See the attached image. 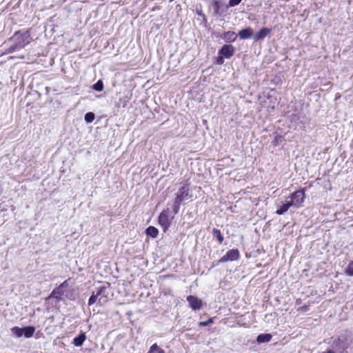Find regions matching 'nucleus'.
Listing matches in <instances>:
<instances>
[{"mask_svg": "<svg viewBox=\"0 0 353 353\" xmlns=\"http://www.w3.org/2000/svg\"><path fill=\"white\" fill-rule=\"evenodd\" d=\"M10 41H14L16 44L12 47L10 52L14 51L18 48H22L25 47L26 45L30 43L31 38L28 32H26L24 33H15L14 37L10 39Z\"/></svg>", "mask_w": 353, "mask_h": 353, "instance_id": "1", "label": "nucleus"}, {"mask_svg": "<svg viewBox=\"0 0 353 353\" xmlns=\"http://www.w3.org/2000/svg\"><path fill=\"white\" fill-rule=\"evenodd\" d=\"M305 192L303 190H299L292 193L290 196L286 197L290 202L292 207L295 208H300L305 200Z\"/></svg>", "mask_w": 353, "mask_h": 353, "instance_id": "2", "label": "nucleus"}, {"mask_svg": "<svg viewBox=\"0 0 353 353\" xmlns=\"http://www.w3.org/2000/svg\"><path fill=\"white\" fill-rule=\"evenodd\" d=\"M173 219L174 215L170 214L169 209L163 210L160 214L159 216V222L164 232L169 228Z\"/></svg>", "mask_w": 353, "mask_h": 353, "instance_id": "3", "label": "nucleus"}, {"mask_svg": "<svg viewBox=\"0 0 353 353\" xmlns=\"http://www.w3.org/2000/svg\"><path fill=\"white\" fill-rule=\"evenodd\" d=\"M239 258V252L237 249H232L227 252L219 260V263L236 261Z\"/></svg>", "mask_w": 353, "mask_h": 353, "instance_id": "4", "label": "nucleus"}, {"mask_svg": "<svg viewBox=\"0 0 353 353\" xmlns=\"http://www.w3.org/2000/svg\"><path fill=\"white\" fill-rule=\"evenodd\" d=\"M106 288L103 286L99 287L96 291L93 292L94 294L99 299V304L102 305L107 302V295L105 294Z\"/></svg>", "mask_w": 353, "mask_h": 353, "instance_id": "5", "label": "nucleus"}, {"mask_svg": "<svg viewBox=\"0 0 353 353\" xmlns=\"http://www.w3.org/2000/svg\"><path fill=\"white\" fill-rule=\"evenodd\" d=\"M333 347L336 350H344L348 345L347 340L345 337H339L333 341Z\"/></svg>", "mask_w": 353, "mask_h": 353, "instance_id": "6", "label": "nucleus"}, {"mask_svg": "<svg viewBox=\"0 0 353 353\" xmlns=\"http://www.w3.org/2000/svg\"><path fill=\"white\" fill-rule=\"evenodd\" d=\"M276 214L278 215H281L288 212L289 208L292 207L288 199L285 198L284 201H281L276 204Z\"/></svg>", "mask_w": 353, "mask_h": 353, "instance_id": "7", "label": "nucleus"}, {"mask_svg": "<svg viewBox=\"0 0 353 353\" xmlns=\"http://www.w3.org/2000/svg\"><path fill=\"white\" fill-rule=\"evenodd\" d=\"M187 301L189 303L190 307L194 310H200L203 306L202 301L194 296H188Z\"/></svg>", "mask_w": 353, "mask_h": 353, "instance_id": "8", "label": "nucleus"}, {"mask_svg": "<svg viewBox=\"0 0 353 353\" xmlns=\"http://www.w3.org/2000/svg\"><path fill=\"white\" fill-rule=\"evenodd\" d=\"M190 197L191 195L190 194L188 188L183 186L179 190L175 199L177 200V202H182L183 200L188 199Z\"/></svg>", "mask_w": 353, "mask_h": 353, "instance_id": "9", "label": "nucleus"}, {"mask_svg": "<svg viewBox=\"0 0 353 353\" xmlns=\"http://www.w3.org/2000/svg\"><path fill=\"white\" fill-rule=\"evenodd\" d=\"M234 52V48L232 45H224L219 52V54L224 58H230Z\"/></svg>", "mask_w": 353, "mask_h": 353, "instance_id": "10", "label": "nucleus"}, {"mask_svg": "<svg viewBox=\"0 0 353 353\" xmlns=\"http://www.w3.org/2000/svg\"><path fill=\"white\" fill-rule=\"evenodd\" d=\"M270 33V29L264 28L260 30L257 33L253 35V39L255 41L263 40L266 36Z\"/></svg>", "mask_w": 353, "mask_h": 353, "instance_id": "11", "label": "nucleus"}, {"mask_svg": "<svg viewBox=\"0 0 353 353\" xmlns=\"http://www.w3.org/2000/svg\"><path fill=\"white\" fill-rule=\"evenodd\" d=\"M238 35L241 39H249L253 35V30L250 28H247L239 31Z\"/></svg>", "mask_w": 353, "mask_h": 353, "instance_id": "12", "label": "nucleus"}, {"mask_svg": "<svg viewBox=\"0 0 353 353\" xmlns=\"http://www.w3.org/2000/svg\"><path fill=\"white\" fill-rule=\"evenodd\" d=\"M223 39L226 42H232L236 40V34L234 32L228 31L223 34Z\"/></svg>", "mask_w": 353, "mask_h": 353, "instance_id": "13", "label": "nucleus"}, {"mask_svg": "<svg viewBox=\"0 0 353 353\" xmlns=\"http://www.w3.org/2000/svg\"><path fill=\"white\" fill-rule=\"evenodd\" d=\"M272 339V335L270 334H261L256 338V341L259 343H268Z\"/></svg>", "mask_w": 353, "mask_h": 353, "instance_id": "14", "label": "nucleus"}, {"mask_svg": "<svg viewBox=\"0 0 353 353\" xmlns=\"http://www.w3.org/2000/svg\"><path fill=\"white\" fill-rule=\"evenodd\" d=\"M85 334L84 333H81L78 336L74 339L73 344L77 347H80L83 345V342L85 340Z\"/></svg>", "mask_w": 353, "mask_h": 353, "instance_id": "15", "label": "nucleus"}, {"mask_svg": "<svg viewBox=\"0 0 353 353\" xmlns=\"http://www.w3.org/2000/svg\"><path fill=\"white\" fill-rule=\"evenodd\" d=\"M23 330V335H24V336L26 338H30L31 337L34 331H35V328L32 326H28V327H26Z\"/></svg>", "mask_w": 353, "mask_h": 353, "instance_id": "16", "label": "nucleus"}, {"mask_svg": "<svg viewBox=\"0 0 353 353\" xmlns=\"http://www.w3.org/2000/svg\"><path fill=\"white\" fill-rule=\"evenodd\" d=\"M146 233L148 236L156 238L158 236L159 231L155 227L150 226L146 230Z\"/></svg>", "mask_w": 353, "mask_h": 353, "instance_id": "17", "label": "nucleus"}, {"mask_svg": "<svg viewBox=\"0 0 353 353\" xmlns=\"http://www.w3.org/2000/svg\"><path fill=\"white\" fill-rule=\"evenodd\" d=\"M63 294V292L61 290V288L58 287L57 288L53 290L52 292L50 298H55L57 299H61V296Z\"/></svg>", "mask_w": 353, "mask_h": 353, "instance_id": "18", "label": "nucleus"}, {"mask_svg": "<svg viewBox=\"0 0 353 353\" xmlns=\"http://www.w3.org/2000/svg\"><path fill=\"white\" fill-rule=\"evenodd\" d=\"M12 334L17 338H19L23 336V330L19 327L15 326L11 329Z\"/></svg>", "mask_w": 353, "mask_h": 353, "instance_id": "19", "label": "nucleus"}, {"mask_svg": "<svg viewBox=\"0 0 353 353\" xmlns=\"http://www.w3.org/2000/svg\"><path fill=\"white\" fill-rule=\"evenodd\" d=\"M148 353H165L164 350L161 348L157 344H153L150 347Z\"/></svg>", "mask_w": 353, "mask_h": 353, "instance_id": "20", "label": "nucleus"}, {"mask_svg": "<svg viewBox=\"0 0 353 353\" xmlns=\"http://www.w3.org/2000/svg\"><path fill=\"white\" fill-rule=\"evenodd\" d=\"M212 234H213V236H214V237H216V238L218 239V241H219V242L220 243H221L223 242V235L221 234V233L220 230H217V229H215V228H214V229H213V230H212Z\"/></svg>", "mask_w": 353, "mask_h": 353, "instance_id": "21", "label": "nucleus"}, {"mask_svg": "<svg viewBox=\"0 0 353 353\" xmlns=\"http://www.w3.org/2000/svg\"><path fill=\"white\" fill-rule=\"evenodd\" d=\"M94 114L93 112H90L85 114L84 119L86 123H90L94 121Z\"/></svg>", "mask_w": 353, "mask_h": 353, "instance_id": "22", "label": "nucleus"}, {"mask_svg": "<svg viewBox=\"0 0 353 353\" xmlns=\"http://www.w3.org/2000/svg\"><path fill=\"white\" fill-rule=\"evenodd\" d=\"M93 89L96 91L101 92L103 89V83L101 80H99L96 83L93 85Z\"/></svg>", "mask_w": 353, "mask_h": 353, "instance_id": "23", "label": "nucleus"}, {"mask_svg": "<svg viewBox=\"0 0 353 353\" xmlns=\"http://www.w3.org/2000/svg\"><path fill=\"white\" fill-rule=\"evenodd\" d=\"M345 272L348 276H353V261H351L347 266Z\"/></svg>", "mask_w": 353, "mask_h": 353, "instance_id": "24", "label": "nucleus"}, {"mask_svg": "<svg viewBox=\"0 0 353 353\" xmlns=\"http://www.w3.org/2000/svg\"><path fill=\"white\" fill-rule=\"evenodd\" d=\"M181 202H177V200L174 199V203L173 205V212L174 214H176L180 209V205Z\"/></svg>", "mask_w": 353, "mask_h": 353, "instance_id": "25", "label": "nucleus"}, {"mask_svg": "<svg viewBox=\"0 0 353 353\" xmlns=\"http://www.w3.org/2000/svg\"><path fill=\"white\" fill-rule=\"evenodd\" d=\"M97 301L99 302L98 297H97V296L95 294H94V293H92V294L91 295V296L90 297V299L88 300V305H92Z\"/></svg>", "mask_w": 353, "mask_h": 353, "instance_id": "26", "label": "nucleus"}, {"mask_svg": "<svg viewBox=\"0 0 353 353\" xmlns=\"http://www.w3.org/2000/svg\"><path fill=\"white\" fill-rule=\"evenodd\" d=\"M242 0H230L228 3V6L230 7H234L235 6L239 5Z\"/></svg>", "mask_w": 353, "mask_h": 353, "instance_id": "27", "label": "nucleus"}, {"mask_svg": "<svg viewBox=\"0 0 353 353\" xmlns=\"http://www.w3.org/2000/svg\"><path fill=\"white\" fill-rule=\"evenodd\" d=\"M213 322V319L212 318L209 319L207 321H201L199 325V326H206L209 325L210 323H212Z\"/></svg>", "mask_w": 353, "mask_h": 353, "instance_id": "28", "label": "nucleus"}, {"mask_svg": "<svg viewBox=\"0 0 353 353\" xmlns=\"http://www.w3.org/2000/svg\"><path fill=\"white\" fill-rule=\"evenodd\" d=\"M223 57L221 55V57H219L217 58L216 62L218 64H223Z\"/></svg>", "mask_w": 353, "mask_h": 353, "instance_id": "29", "label": "nucleus"}, {"mask_svg": "<svg viewBox=\"0 0 353 353\" xmlns=\"http://www.w3.org/2000/svg\"><path fill=\"white\" fill-rule=\"evenodd\" d=\"M68 285V281H65L63 283H61L59 287L62 288L63 287H66Z\"/></svg>", "mask_w": 353, "mask_h": 353, "instance_id": "30", "label": "nucleus"}, {"mask_svg": "<svg viewBox=\"0 0 353 353\" xmlns=\"http://www.w3.org/2000/svg\"><path fill=\"white\" fill-rule=\"evenodd\" d=\"M323 353H334V352L333 350H327L326 352H325Z\"/></svg>", "mask_w": 353, "mask_h": 353, "instance_id": "31", "label": "nucleus"}, {"mask_svg": "<svg viewBox=\"0 0 353 353\" xmlns=\"http://www.w3.org/2000/svg\"><path fill=\"white\" fill-rule=\"evenodd\" d=\"M214 4H215V6H216V8H217V9H219V6L218 2H217V1H214Z\"/></svg>", "mask_w": 353, "mask_h": 353, "instance_id": "32", "label": "nucleus"}, {"mask_svg": "<svg viewBox=\"0 0 353 353\" xmlns=\"http://www.w3.org/2000/svg\"><path fill=\"white\" fill-rule=\"evenodd\" d=\"M1 192H2L1 190H0V194H1Z\"/></svg>", "mask_w": 353, "mask_h": 353, "instance_id": "33", "label": "nucleus"}, {"mask_svg": "<svg viewBox=\"0 0 353 353\" xmlns=\"http://www.w3.org/2000/svg\"><path fill=\"white\" fill-rule=\"evenodd\" d=\"M170 1H173L174 0H169Z\"/></svg>", "mask_w": 353, "mask_h": 353, "instance_id": "34", "label": "nucleus"}]
</instances>
